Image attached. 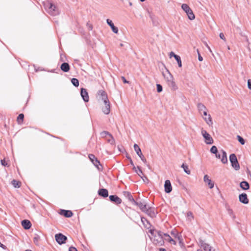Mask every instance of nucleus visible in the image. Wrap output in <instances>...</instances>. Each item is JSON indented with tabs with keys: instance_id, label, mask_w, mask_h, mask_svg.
<instances>
[{
	"instance_id": "f257e3e1",
	"label": "nucleus",
	"mask_w": 251,
	"mask_h": 251,
	"mask_svg": "<svg viewBox=\"0 0 251 251\" xmlns=\"http://www.w3.org/2000/svg\"><path fill=\"white\" fill-rule=\"evenodd\" d=\"M44 6L47 12L51 15L55 16L59 14L56 6L52 2L47 1L44 4Z\"/></svg>"
},
{
	"instance_id": "f03ea898",
	"label": "nucleus",
	"mask_w": 251,
	"mask_h": 251,
	"mask_svg": "<svg viewBox=\"0 0 251 251\" xmlns=\"http://www.w3.org/2000/svg\"><path fill=\"white\" fill-rule=\"evenodd\" d=\"M181 8L185 12V13L187 14L188 18L190 20H193L195 19V16L194 14L193 11L192 9L190 8L189 5L186 3H183L181 5Z\"/></svg>"
},
{
	"instance_id": "7ed1b4c3",
	"label": "nucleus",
	"mask_w": 251,
	"mask_h": 251,
	"mask_svg": "<svg viewBox=\"0 0 251 251\" xmlns=\"http://www.w3.org/2000/svg\"><path fill=\"white\" fill-rule=\"evenodd\" d=\"M229 161L231 163V166L235 170H239L240 169V165L238 163L237 157L234 153H232L229 155Z\"/></svg>"
},
{
	"instance_id": "20e7f679",
	"label": "nucleus",
	"mask_w": 251,
	"mask_h": 251,
	"mask_svg": "<svg viewBox=\"0 0 251 251\" xmlns=\"http://www.w3.org/2000/svg\"><path fill=\"white\" fill-rule=\"evenodd\" d=\"M201 133L206 144L211 145L213 143V140L212 138L206 130L202 129Z\"/></svg>"
},
{
	"instance_id": "39448f33",
	"label": "nucleus",
	"mask_w": 251,
	"mask_h": 251,
	"mask_svg": "<svg viewBox=\"0 0 251 251\" xmlns=\"http://www.w3.org/2000/svg\"><path fill=\"white\" fill-rule=\"evenodd\" d=\"M55 239L56 242L61 245L66 243L67 237L63 234L59 233L55 234Z\"/></svg>"
},
{
	"instance_id": "423d86ee",
	"label": "nucleus",
	"mask_w": 251,
	"mask_h": 251,
	"mask_svg": "<svg viewBox=\"0 0 251 251\" xmlns=\"http://www.w3.org/2000/svg\"><path fill=\"white\" fill-rule=\"evenodd\" d=\"M134 149L136 152L137 154L139 156V157L141 158L142 161L145 164H147V160L144 157V155H143L141 149L140 148L139 146L136 144H135L134 145Z\"/></svg>"
},
{
	"instance_id": "0eeeda50",
	"label": "nucleus",
	"mask_w": 251,
	"mask_h": 251,
	"mask_svg": "<svg viewBox=\"0 0 251 251\" xmlns=\"http://www.w3.org/2000/svg\"><path fill=\"white\" fill-rule=\"evenodd\" d=\"M143 212L146 213L151 218L155 217L156 215V213L154 211V208L150 206H147Z\"/></svg>"
},
{
	"instance_id": "6e6552de",
	"label": "nucleus",
	"mask_w": 251,
	"mask_h": 251,
	"mask_svg": "<svg viewBox=\"0 0 251 251\" xmlns=\"http://www.w3.org/2000/svg\"><path fill=\"white\" fill-rule=\"evenodd\" d=\"M80 95L84 102H88L89 100L88 93L87 90L84 88L80 89Z\"/></svg>"
},
{
	"instance_id": "1a4fd4ad",
	"label": "nucleus",
	"mask_w": 251,
	"mask_h": 251,
	"mask_svg": "<svg viewBox=\"0 0 251 251\" xmlns=\"http://www.w3.org/2000/svg\"><path fill=\"white\" fill-rule=\"evenodd\" d=\"M165 72H162V75L166 80L167 82H169L174 79L173 75L171 74L170 71L165 68Z\"/></svg>"
},
{
	"instance_id": "9d476101",
	"label": "nucleus",
	"mask_w": 251,
	"mask_h": 251,
	"mask_svg": "<svg viewBox=\"0 0 251 251\" xmlns=\"http://www.w3.org/2000/svg\"><path fill=\"white\" fill-rule=\"evenodd\" d=\"M239 201L243 204H247L249 202V200L247 194L243 193L239 195Z\"/></svg>"
},
{
	"instance_id": "9b49d317",
	"label": "nucleus",
	"mask_w": 251,
	"mask_h": 251,
	"mask_svg": "<svg viewBox=\"0 0 251 251\" xmlns=\"http://www.w3.org/2000/svg\"><path fill=\"white\" fill-rule=\"evenodd\" d=\"M133 204L138 206L142 211H144L147 206V204L144 201H138L137 200L135 201L133 203Z\"/></svg>"
},
{
	"instance_id": "f8f14e48",
	"label": "nucleus",
	"mask_w": 251,
	"mask_h": 251,
	"mask_svg": "<svg viewBox=\"0 0 251 251\" xmlns=\"http://www.w3.org/2000/svg\"><path fill=\"white\" fill-rule=\"evenodd\" d=\"M98 94L100 95V99L103 102H106L109 101L107 94L104 91L100 90L98 92Z\"/></svg>"
},
{
	"instance_id": "ddd939ff",
	"label": "nucleus",
	"mask_w": 251,
	"mask_h": 251,
	"mask_svg": "<svg viewBox=\"0 0 251 251\" xmlns=\"http://www.w3.org/2000/svg\"><path fill=\"white\" fill-rule=\"evenodd\" d=\"M109 199L110 201L116 204H120L122 201V200L116 195L109 196Z\"/></svg>"
},
{
	"instance_id": "4468645a",
	"label": "nucleus",
	"mask_w": 251,
	"mask_h": 251,
	"mask_svg": "<svg viewBox=\"0 0 251 251\" xmlns=\"http://www.w3.org/2000/svg\"><path fill=\"white\" fill-rule=\"evenodd\" d=\"M106 23L107 25L110 27L111 30L114 33L117 34L118 33V28L114 25L113 23L111 20L107 19L106 20Z\"/></svg>"
},
{
	"instance_id": "2eb2a0df",
	"label": "nucleus",
	"mask_w": 251,
	"mask_h": 251,
	"mask_svg": "<svg viewBox=\"0 0 251 251\" xmlns=\"http://www.w3.org/2000/svg\"><path fill=\"white\" fill-rule=\"evenodd\" d=\"M164 190L166 193H170L172 191L171 183L169 180H166L165 181Z\"/></svg>"
},
{
	"instance_id": "dca6fc26",
	"label": "nucleus",
	"mask_w": 251,
	"mask_h": 251,
	"mask_svg": "<svg viewBox=\"0 0 251 251\" xmlns=\"http://www.w3.org/2000/svg\"><path fill=\"white\" fill-rule=\"evenodd\" d=\"M104 106L102 107V111L106 115H108L110 112V104L109 101L103 102Z\"/></svg>"
},
{
	"instance_id": "f3484780",
	"label": "nucleus",
	"mask_w": 251,
	"mask_h": 251,
	"mask_svg": "<svg viewBox=\"0 0 251 251\" xmlns=\"http://www.w3.org/2000/svg\"><path fill=\"white\" fill-rule=\"evenodd\" d=\"M98 194L99 196L105 198L108 196V191L106 189L100 188L98 191Z\"/></svg>"
},
{
	"instance_id": "a211bd4d",
	"label": "nucleus",
	"mask_w": 251,
	"mask_h": 251,
	"mask_svg": "<svg viewBox=\"0 0 251 251\" xmlns=\"http://www.w3.org/2000/svg\"><path fill=\"white\" fill-rule=\"evenodd\" d=\"M60 214L66 218H70L73 215L72 211L65 209H61Z\"/></svg>"
},
{
	"instance_id": "6ab92c4d",
	"label": "nucleus",
	"mask_w": 251,
	"mask_h": 251,
	"mask_svg": "<svg viewBox=\"0 0 251 251\" xmlns=\"http://www.w3.org/2000/svg\"><path fill=\"white\" fill-rule=\"evenodd\" d=\"M21 224L24 228L26 230L30 228L32 225L31 222L26 219L23 220Z\"/></svg>"
},
{
	"instance_id": "aec40b11",
	"label": "nucleus",
	"mask_w": 251,
	"mask_h": 251,
	"mask_svg": "<svg viewBox=\"0 0 251 251\" xmlns=\"http://www.w3.org/2000/svg\"><path fill=\"white\" fill-rule=\"evenodd\" d=\"M204 181L205 183H207V185H208L209 188L212 189L214 187V183H213L211 179L209 178V177L207 175H205L203 177Z\"/></svg>"
},
{
	"instance_id": "412c9836",
	"label": "nucleus",
	"mask_w": 251,
	"mask_h": 251,
	"mask_svg": "<svg viewBox=\"0 0 251 251\" xmlns=\"http://www.w3.org/2000/svg\"><path fill=\"white\" fill-rule=\"evenodd\" d=\"M61 70L65 72H68L70 69V65L68 63L64 62L60 66Z\"/></svg>"
},
{
	"instance_id": "4be33fe9",
	"label": "nucleus",
	"mask_w": 251,
	"mask_h": 251,
	"mask_svg": "<svg viewBox=\"0 0 251 251\" xmlns=\"http://www.w3.org/2000/svg\"><path fill=\"white\" fill-rule=\"evenodd\" d=\"M124 196L129 201H131L132 203L135 201L132 197L131 194L129 192L124 191L123 192Z\"/></svg>"
},
{
	"instance_id": "5701e85b",
	"label": "nucleus",
	"mask_w": 251,
	"mask_h": 251,
	"mask_svg": "<svg viewBox=\"0 0 251 251\" xmlns=\"http://www.w3.org/2000/svg\"><path fill=\"white\" fill-rule=\"evenodd\" d=\"M240 187L243 190H247L250 188V184L247 181H243L240 182Z\"/></svg>"
},
{
	"instance_id": "b1692460",
	"label": "nucleus",
	"mask_w": 251,
	"mask_h": 251,
	"mask_svg": "<svg viewBox=\"0 0 251 251\" xmlns=\"http://www.w3.org/2000/svg\"><path fill=\"white\" fill-rule=\"evenodd\" d=\"M167 84L172 91H175L177 89V87L174 79L167 82Z\"/></svg>"
},
{
	"instance_id": "393cba45",
	"label": "nucleus",
	"mask_w": 251,
	"mask_h": 251,
	"mask_svg": "<svg viewBox=\"0 0 251 251\" xmlns=\"http://www.w3.org/2000/svg\"><path fill=\"white\" fill-rule=\"evenodd\" d=\"M222 153V158H221V161L224 164H226L227 162V156H226V152L222 150L221 151Z\"/></svg>"
},
{
	"instance_id": "a878e982",
	"label": "nucleus",
	"mask_w": 251,
	"mask_h": 251,
	"mask_svg": "<svg viewBox=\"0 0 251 251\" xmlns=\"http://www.w3.org/2000/svg\"><path fill=\"white\" fill-rule=\"evenodd\" d=\"M171 233L172 235L174 236V237L175 238L177 239L180 242H181L182 238H181V236L180 233H179L176 231H171Z\"/></svg>"
},
{
	"instance_id": "bb28decb",
	"label": "nucleus",
	"mask_w": 251,
	"mask_h": 251,
	"mask_svg": "<svg viewBox=\"0 0 251 251\" xmlns=\"http://www.w3.org/2000/svg\"><path fill=\"white\" fill-rule=\"evenodd\" d=\"M141 222L143 223V224L144 225V226L149 228V227H148V225L149 226H151V224L149 222V221L146 218L143 217H141Z\"/></svg>"
},
{
	"instance_id": "cd10ccee",
	"label": "nucleus",
	"mask_w": 251,
	"mask_h": 251,
	"mask_svg": "<svg viewBox=\"0 0 251 251\" xmlns=\"http://www.w3.org/2000/svg\"><path fill=\"white\" fill-rule=\"evenodd\" d=\"M92 163L98 169V170L100 171L102 169V167L100 168V166L101 167L100 162L98 160L97 158L94 160Z\"/></svg>"
},
{
	"instance_id": "c85d7f7f",
	"label": "nucleus",
	"mask_w": 251,
	"mask_h": 251,
	"mask_svg": "<svg viewBox=\"0 0 251 251\" xmlns=\"http://www.w3.org/2000/svg\"><path fill=\"white\" fill-rule=\"evenodd\" d=\"M33 242L34 243L37 245L39 246V241L40 240V237L39 235H38L37 234H35L34 235V236L33 237Z\"/></svg>"
},
{
	"instance_id": "c756f323",
	"label": "nucleus",
	"mask_w": 251,
	"mask_h": 251,
	"mask_svg": "<svg viewBox=\"0 0 251 251\" xmlns=\"http://www.w3.org/2000/svg\"><path fill=\"white\" fill-rule=\"evenodd\" d=\"M181 167L182 168H183V170H184V172L185 173H186L188 175H190V174L191 172H190V170L189 169L188 166L187 165H186L185 163H183L181 165Z\"/></svg>"
},
{
	"instance_id": "7c9ffc66",
	"label": "nucleus",
	"mask_w": 251,
	"mask_h": 251,
	"mask_svg": "<svg viewBox=\"0 0 251 251\" xmlns=\"http://www.w3.org/2000/svg\"><path fill=\"white\" fill-rule=\"evenodd\" d=\"M204 121L209 126H211L213 124L212 120L210 115L208 114V117L203 118Z\"/></svg>"
},
{
	"instance_id": "2f4dec72",
	"label": "nucleus",
	"mask_w": 251,
	"mask_h": 251,
	"mask_svg": "<svg viewBox=\"0 0 251 251\" xmlns=\"http://www.w3.org/2000/svg\"><path fill=\"white\" fill-rule=\"evenodd\" d=\"M11 184L15 188H20L21 186V182L15 179L12 180Z\"/></svg>"
},
{
	"instance_id": "473e14b6",
	"label": "nucleus",
	"mask_w": 251,
	"mask_h": 251,
	"mask_svg": "<svg viewBox=\"0 0 251 251\" xmlns=\"http://www.w3.org/2000/svg\"><path fill=\"white\" fill-rule=\"evenodd\" d=\"M197 107H198V110L200 112L202 111L203 110V111L206 110V107L204 106V104H203L201 103H198Z\"/></svg>"
},
{
	"instance_id": "72a5a7b5",
	"label": "nucleus",
	"mask_w": 251,
	"mask_h": 251,
	"mask_svg": "<svg viewBox=\"0 0 251 251\" xmlns=\"http://www.w3.org/2000/svg\"><path fill=\"white\" fill-rule=\"evenodd\" d=\"M71 82L75 87H77L79 86V80L77 78H73Z\"/></svg>"
},
{
	"instance_id": "f704fd0d",
	"label": "nucleus",
	"mask_w": 251,
	"mask_h": 251,
	"mask_svg": "<svg viewBox=\"0 0 251 251\" xmlns=\"http://www.w3.org/2000/svg\"><path fill=\"white\" fill-rule=\"evenodd\" d=\"M202 248L204 251H210V250L212 249V247L208 244H204Z\"/></svg>"
},
{
	"instance_id": "c9c22d12",
	"label": "nucleus",
	"mask_w": 251,
	"mask_h": 251,
	"mask_svg": "<svg viewBox=\"0 0 251 251\" xmlns=\"http://www.w3.org/2000/svg\"><path fill=\"white\" fill-rule=\"evenodd\" d=\"M24 119V115L23 113L20 114L17 118V122L20 123V122H23Z\"/></svg>"
},
{
	"instance_id": "e433bc0d",
	"label": "nucleus",
	"mask_w": 251,
	"mask_h": 251,
	"mask_svg": "<svg viewBox=\"0 0 251 251\" xmlns=\"http://www.w3.org/2000/svg\"><path fill=\"white\" fill-rule=\"evenodd\" d=\"M176 60V61L178 66L179 67H182V62L181 60V58L179 55H177V56H175Z\"/></svg>"
},
{
	"instance_id": "4c0bfd02",
	"label": "nucleus",
	"mask_w": 251,
	"mask_h": 251,
	"mask_svg": "<svg viewBox=\"0 0 251 251\" xmlns=\"http://www.w3.org/2000/svg\"><path fill=\"white\" fill-rule=\"evenodd\" d=\"M100 134L102 138L105 137L107 135L112 137V134L107 131H103Z\"/></svg>"
},
{
	"instance_id": "58836bf2",
	"label": "nucleus",
	"mask_w": 251,
	"mask_h": 251,
	"mask_svg": "<svg viewBox=\"0 0 251 251\" xmlns=\"http://www.w3.org/2000/svg\"><path fill=\"white\" fill-rule=\"evenodd\" d=\"M237 139L238 142L242 145H244L245 144V141L243 137L240 135L237 136Z\"/></svg>"
},
{
	"instance_id": "ea45409f",
	"label": "nucleus",
	"mask_w": 251,
	"mask_h": 251,
	"mask_svg": "<svg viewBox=\"0 0 251 251\" xmlns=\"http://www.w3.org/2000/svg\"><path fill=\"white\" fill-rule=\"evenodd\" d=\"M137 168L138 169V172L136 173L141 178H143V176H144V174L142 171L141 169V168L139 166H137Z\"/></svg>"
},
{
	"instance_id": "a19ab883",
	"label": "nucleus",
	"mask_w": 251,
	"mask_h": 251,
	"mask_svg": "<svg viewBox=\"0 0 251 251\" xmlns=\"http://www.w3.org/2000/svg\"><path fill=\"white\" fill-rule=\"evenodd\" d=\"M218 150L217 147L215 146H213L210 149V152L212 153L215 154L217 153Z\"/></svg>"
},
{
	"instance_id": "79ce46f5",
	"label": "nucleus",
	"mask_w": 251,
	"mask_h": 251,
	"mask_svg": "<svg viewBox=\"0 0 251 251\" xmlns=\"http://www.w3.org/2000/svg\"><path fill=\"white\" fill-rule=\"evenodd\" d=\"M156 89H157V92L158 93H160L163 90V87H162V85L160 84H156Z\"/></svg>"
},
{
	"instance_id": "37998d69",
	"label": "nucleus",
	"mask_w": 251,
	"mask_h": 251,
	"mask_svg": "<svg viewBox=\"0 0 251 251\" xmlns=\"http://www.w3.org/2000/svg\"><path fill=\"white\" fill-rule=\"evenodd\" d=\"M155 232L157 233V235L159 236L160 239L162 240L163 238V232L160 230H155Z\"/></svg>"
},
{
	"instance_id": "c03bdc74",
	"label": "nucleus",
	"mask_w": 251,
	"mask_h": 251,
	"mask_svg": "<svg viewBox=\"0 0 251 251\" xmlns=\"http://www.w3.org/2000/svg\"><path fill=\"white\" fill-rule=\"evenodd\" d=\"M165 240L173 245L176 244V242L171 237H169L168 239H165Z\"/></svg>"
},
{
	"instance_id": "a18cd8bd",
	"label": "nucleus",
	"mask_w": 251,
	"mask_h": 251,
	"mask_svg": "<svg viewBox=\"0 0 251 251\" xmlns=\"http://www.w3.org/2000/svg\"><path fill=\"white\" fill-rule=\"evenodd\" d=\"M111 138L107 140V142L110 144L111 145H114L115 143V140L113 138V136L112 135V137H110Z\"/></svg>"
},
{
	"instance_id": "49530a36",
	"label": "nucleus",
	"mask_w": 251,
	"mask_h": 251,
	"mask_svg": "<svg viewBox=\"0 0 251 251\" xmlns=\"http://www.w3.org/2000/svg\"><path fill=\"white\" fill-rule=\"evenodd\" d=\"M89 158L91 160V161L92 162L94 161L95 159L97 158L95 157V156L93 154H89Z\"/></svg>"
},
{
	"instance_id": "de8ad7c7",
	"label": "nucleus",
	"mask_w": 251,
	"mask_h": 251,
	"mask_svg": "<svg viewBox=\"0 0 251 251\" xmlns=\"http://www.w3.org/2000/svg\"><path fill=\"white\" fill-rule=\"evenodd\" d=\"M227 212H228V214L230 216H232L233 215V210L231 209H230L229 207H228L227 208Z\"/></svg>"
},
{
	"instance_id": "09e8293b",
	"label": "nucleus",
	"mask_w": 251,
	"mask_h": 251,
	"mask_svg": "<svg viewBox=\"0 0 251 251\" xmlns=\"http://www.w3.org/2000/svg\"><path fill=\"white\" fill-rule=\"evenodd\" d=\"M127 159L129 161L130 164L132 166H134V163L133 162L131 159V158L129 156H126Z\"/></svg>"
},
{
	"instance_id": "8fccbe9b",
	"label": "nucleus",
	"mask_w": 251,
	"mask_h": 251,
	"mask_svg": "<svg viewBox=\"0 0 251 251\" xmlns=\"http://www.w3.org/2000/svg\"><path fill=\"white\" fill-rule=\"evenodd\" d=\"M0 162H1V164L4 167L8 166L7 163L6 162V161L4 159H1L0 160Z\"/></svg>"
},
{
	"instance_id": "3c124183",
	"label": "nucleus",
	"mask_w": 251,
	"mask_h": 251,
	"mask_svg": "<svg viewBox=\"0 0 251 251\" xmlns=\"http://www.w3.org/2000/svg\"><path fill=\"white\" fill-rule=\"evenodd\" d=\"M219 36L221 39L223 40L224 41H226V38L225 37V35L223 33H220Z\"/></svg>"
},
{
	"instance_id": "603ef678",
	"label": "nucleus",
	"mask_w": 251,
	"mask_h": 251,
	"mask_svg": "<svg viewBox=\"0 0 251 251\" xmlns=\"http://www.w3.org/2000/svg\"><path fill=\"white\" fill-rule=\"evenodd\" d=\"M199 244H200V245L201 247V248H202V247H203V245H204V244H206L207 243H205L204 242V241H203L202 240L200 239V240H199Z\"/></svg>"
},
{
	"instance_id": "864d4df0",
	"label": "nucleus",
	"mask_w": 251,
	"mask_h": 251,
	"mask_svg": "<svg viewBox=\"0 0 251 251\" xmlns=\"http://www.w3.org/2000/svg\"><path fill=\"white\" fill-rule=\"evenodd\" d=\"M248 87L250 90H251V79L248 80Z\"/></svg>"
},
{
	"instance_id": "5fc2aeb1",
	"label": "nucleus",
	"mask_w": 251,
	"mask_h": 251,
	"mask_svg": "<svg viewBox=\"0 0 251 251\" xmlns=\"http://www.w3.org/2000/svg\"><path fill=\"white\" fill-rule=\"evenodd\" d=\"M197 51H198V60L200 61H202L203 60V58L202 57L200 53H199V50H197Z\"/></svg>"
},
{
	"instance_id": "6e6d98bb",
	"label": "nucleus",
	"mask_w": 251,
	"mask_h": 251,
	"mask_svg": "<svg viewBox=\"0 0 251 251\" xmlns=\"http://www.w3.org/2000/svg\"><path fill=\"white\" fill-rule=\"evenodd\" d=\"M178 55L176 54L173 51H171L170 53V57L171 58L172 57H174L175 58V56H177Z\"/></svg>"
},
{
	"instance_id": "4d7b16f0",
	"label": "nucleus",
	"mask_w": 251,
	"mask_h": 251,
	"mask_svg": "<svg viewBox=\"0 0 251 251\" xmlns=\"http://www.w3.org/2000/svg\"><path fill=\"white\" fill-rule=\"evenodd\" d=\"M86 25L88 27V29L89 30H92L93 29V26L92 25H90L88 23H87Z\"/></svg>"
},
{
	"instance_id": "13d9d810",
	"label": "nucleus",
	"mask_w": 251,
	"mask_h": 251,
	"mask_svg": "<svg viewBox=\"0 0 251 251\" xmlns=\"http://www.w3.org/2000/svg\"><path fill=\"white\" fill-rule=\"evenodd\" d=\"M122 79L124 83H129V81H127L124 76H122Z\"/></svg>"
},
{
	"instance_id": "bf43d9fd",
	"label": "nucleus",
	"mask_w": 251,
	"mask_h": 251,
	"mask_svg": "<svg viewBox=\"0 0 251 251\" xmlns=\"http://www.w3.org/2000/svg\"><path fill=\"white\" fill-rule=\"evenodd\" d=\"M69 251H78L75 247H71L69 249Z\"/></svg>"
},
{
	"instance_id": "052dcab7",
	"label": "nucleus",
	"mask_w": 251,
	"mask_h": 251,
	"mask_svg": "<svg viewBox=\"0 0 251 251\" xmlns=\"http://www.w3.org/2000/svg\"><path fill=\"white\" fill-rule=\"evenodd\" d=\"M34 68H35V70L36 72L45 71L44 69H42V68H40V67L36 68L35 66H34Z\"/></svg>"
},
{
	"instance_id": "680f3d73",
	"label": "nucleus",
	"mask_w": 251,
	"mask_h": 251,
	"mask_svg": "<svg viewBox=\"0 0 251 251\" xmlns=\"http://www.w3.org/2000/svg\"><path fill=\"white\" fill-rule=\"evenodd\" d=\"M215 156L216 158L220 159L221 158V154L217 151V153H215Z\"/></svg>"
},
{
	"instance_id": "e2e57ef3",
	"label": "nucleus",
	"mask_w": 251,
	"mask_h": 251,
	"mask_svg": "<svg viewBox=\"0 0 251 251\" xmlns=\"http://www.w3.org/2000/svg\"><path fill=\"white\" fill-rule=\"evenodd\" d=\"M148 14H149V16L150 17V18L152 20H153V15L149 10H148Z\"/></svg>"
},
{
	"instance_id": "0e129e2a",
	"label": "nucleus",
	"mask_w": 251,
	"mask_h": 251,
	"mask_svg": "<svg viewBox=\"0 0 251 251\" xmlns=\"http://www.w3.org/2000/svg\"><path fill=\"white\" fill-rule=\"evenodd\" d=\"M0 247L2 248L3 249H6V247L4 245L1 244V243H0Z\"/></svg>"
},
{
	"instance_id": "69168bd1",
	"label": "nucleus",
	"mask_w": 251,
	"mask_h": 251,
	"mask_svg": "<svg viewBox=\"0 0 251 251\" xmlns=\"http://www.w3.org/2000/svg\"><path fill=\"white\" fill-rule=\"evenodd\" d=\"M163 236L166 237L167 238L166 239H168L169 237H171L168 234L164 233H163Z\"/></svg>"
},
{
	"instance_id": "338daca9",
	"label": "nucleus",
	"mask_w": 251,
	"mask_h": 251,
	"mask_svg": "<svg viewBox=\"0 0 251 251\" xmlns=\"http://www.w3.org/2000/svg\"><path fill=\"white\" fill-rule=\"evenodd\" d=\"M150 233L152 235H154V232H155V230H154L153 229H151L150 231Z\"/></svg>"
},
{
	"instance_id": "774afa93",
	"label": "nucleus",
	"mask_w": 251,
	"mask_h": 251,
	"mask_svg": "<svg viewBox=\"0 0 251 251\" xmlns=\"http://www.w3.org/2000/svg\"><path fill=\"white\" fill-rule=\"evenodd\" d=\"M142 179L143 180V181L144 182H145L146 180H148V179L147 177H146V176H143V178H142Z\"/></svg>"
}]
</instances>
